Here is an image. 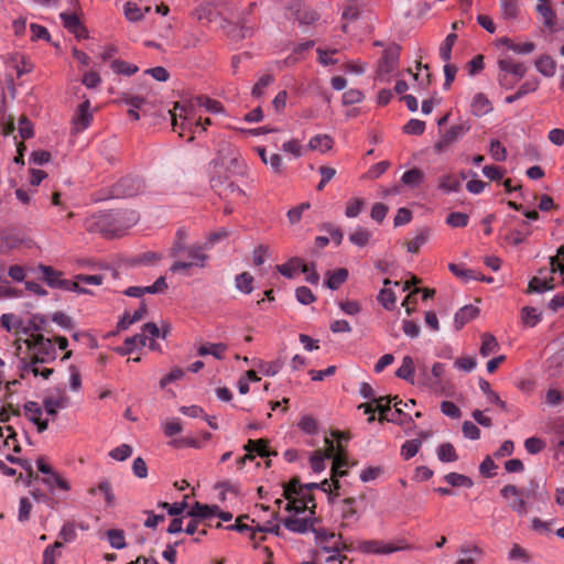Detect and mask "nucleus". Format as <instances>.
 Wrapping results in <instances>:
<instances>
[{
    "label": "nucleus",
    "mask_w": 564,
    "mask_h": 564,
    "mask_svg": "<svg viewBox=\"0 0 564 564\" xmlns=\"http://www.w3.org/2000/svg\"><path fill=\"white\" fill-rule=\"evenodd\" d=\"M536 69L546 77H552L555 74L556 64L549 55H542L535 61Z\"/></svg>",
    "instance_id": "obj_27"
},
{
    "label": "nucleus",
    "mask_w": 564,
    "mask_h": 564,
    "mask_svg": "<svg viewBox=\"0 0 564 564\" xmlns=\"http://www.w3.org/2000/svg\"><path fill=\"white\" fill-rule=\"evenodd\" d=\"M364 206H365L364 199L352 198L346 205L345 215L348 218H355L361 213Z\"/></svg>",
    "instance_id": "obj_56"
},
{
    "label": "nucleus",
    "mask_w": 564,
    "mask_h": 564,
    "mask_svg": "<svg viewBox=\"0 0 564 564\" xmlns=\"http://www.w3.org/2000/svg\"><path fill=\"white\" fill-rule=\"evenodd\" d=\"M142 294H160L167 290V283L164 276H160L152 285L141 286Z\"/></svg>",
    "instance_id": "obj_59"
},
{
    "label": "nucleus",
    "mask_w": 564,
    "mask_h": 564,
    "mask_svg": "<svg viewBox=\"0 0 564 564\" xmlns=\"http://www.w3.org/2000/svg\"><path fill=\"white\" fill-rule=\"evenodd\" d=\"M0 436L4 437V444L7 446H12L15 453L21 452V446L17 441V433L11 425L0 426Z\"/></svg>",
    "instance_id": "obj_30"
},
{
    "label": "nucleus",
    "mask_w": 564,
    "mask_h": 564,
    "mask_svg": "<svg viewBox=\"0 0 564 564\" xmlns=\"http://www.w3.org/2000/svg\"><path fill=\"white\" fill-rule=\"evenodd\" d=\"M333 459V466H332V477L333 478H339L347 475V466L348 462L347 458L341 456L340 454L335 455L332 457Z\"/></svg>",
    "instance_id": "obj_35"
},
{
    "label": "nucleus",
    "mask_w": 564,
    "mask_h": 564,
    "mask_svg": "<svg viewBox=\"0 0 564 564\" xmlns=\"http://www.w3.org/2000/svg\"><path fill=\"white\" fill-rule=\"evenodd\" d=\"M334 140L328 134H318L310 140V148L322 153L332 149Z\"/></svg>",
    "instance_id": "obj_28"
},
{
    "label": "nucleus",
    "mask_w": 564,
    "mask_h": 564,
    "mask_svg": "<svg viewBox=\"0 0 564 564\" xmlns=\"http://www.w3.org/2000/svg\"><path fill=\"white\" fill-rule=\"evenodd\" d=\"M378 301L381 303V305L387 310H392L395 305V294L390 289H382L379 292Z\"/></svg>",
    "instance_id": "obj_55"
},
{
    "label": "nucleus",
    "mask_w": 564,
    "mask_h": 564,
    "mask_svg": "<svg viewBox=\"0 0 564 564\" xmlns=\"http://www.w3.org/2000/svg\"><path fill=\"white\" fill-rule=\"evenodd\" d=\"M284 527L296 533H305L313 530V520L306 518L290 517L284 519Z\"/></svg>",
    "instance_id": "obj_16"
},
{
    "label": "nucleus",
    "mask_w": 564,
    "mask_h": 564,
    "mask_svg": "<svg viewBox=\"0 0 564 564\" xmlns=\"http://www.w3.org/2000/svg\"><path fill=\"white\" fill-rule=\"evenodd\" d=\"M253 276L249 272H242L235 278V286L245 294H250L253 290Z\"/></svg>",
    "instance_id": "obj_29"
},
{
    "label": "nucleus",
    "mask_w": 564,
    "mask_h": 564,
    "mask_svg": "<svg viewBox=\"0 0 564 564\" xmlns=\"http://www.w3.org/2000/svg\"><path fill=\"white\" fill-rule=\"evenodd\" d=\"M323 550L328 552V553H334L332 555H329L327 557V562L330 563V562H334V561H339L340 564H343V562L347 558L346 556H340L338 555V552L341 551V550H349V547L341 541L339 542H334L333 545L328 546V545H324L323 546Z\"/></svg>",
    "instance_id": "obj_43"
},
{
    "label": "nucleus",
    "mask_w": 564,
    "mask_h": 564,
    "mask_svg": "<svg viewBox=\"0 0 564 564\" xmlns=\"http://www.w3.org/2000/svg\"><path fill=\"white\" fill-rule=\"evenodd\" d=\"M421 444V441L417 438L406 441L401 447V456L405 460L411 459L419 452Z\"/></svg>",
    "instance_id": "obj_52"
},
{
    "label": "nucleus",
    "mask_w": 564,
    "mask_h": 564,
    "mask_svg": "<svg viewBox=\"0 0 564 564\" xmlns=\"http://www.w3.org/2000/svg\"><path fill=\"white\" fill-rule=\"evenodd\" d=\"M30 350V361L33 364H48L55 360L56 349L52 339L42 334H33L25 340Z\"/></svg>",
    "instance_id": "obj_1"
},
{
    "label": "nucleus",
    "mask_w": 564,
    "mask_h": 564,
    "mask_svg": "<svg viewBox=\"0 0 564 564\" xmlns=\"http://www.w3.org/2000/svg\"><path fill=\"white\" fill-rule=\"evenodd\" d=\"M552 273H560L564 283V246L558 248L557 254L550 259Z\"/></svg>",
    "instance_id": "obj_44"
},
{
    "label": "nucleus",
    "mask_w": 564,
    "mask_h": 564,
    "mask_svg": "<svg viewBox=\"0 0 564 564\" xmlns=\"http://www.w3.org/2000/svg\"><path fill=\"white\" fill-rule=\"evenodd\" d=\"M398 400V397H379L375 399L376 411L379 412V421L397 422L398 419L391 416V402Z\"/></svg>",
    "instance_id": "obj_15"
},
{
    "label": "nucleus",
    "mask_w": 564,
    "mask_h": 564,
    "mask_svg": "<svg viewBox=\"0 0 564 564\" xmlns=\"http://www.w3.org/2000/svg\"><path fill=\"white\" fill-rule=\"evenodd\" d=\"M217 12L212 2L199 4L195 11L194 17L202 23L208 24L216 19Z\"/></svg>",
    "instance_id": "obj_21"
},
{
    "label": "nucleus",
    "mask_w": 564,
    "mask_h": 564,
    "mask_svg": "<svg viewBox=\"0 0 564 564\" xmlns=\"http://www.w3.org/2000/svg\"><path fill=\"white\" fill-rule=\"evenodd\" d=\"M226 350H227V345L226 344H223V343H217V344L207 343V344L202 345L198 348L197 354L199 356L212 355L216 359L221 360L225 357Z\"/></svg>",
    "instance_id": "obj_24"
},
{
    "label": "nucleus",
    "mask_w": 564,
    "mask_h": 564,
    "mask_svg": "<svg viewBox=\"0 0 564 564\" xmlns=\"http://www.w3.org/2000/svg\"><path fill=\"white\" fill-rule=\"evenodd\" d=\"M500 9L506 20H516L520 11L516 0H500Z\"/></svg>",
    "instance_id": "obj_33"
},
{
    "label": "nucleus",
    "mask_w": 564,
    "mask_h": 564,
    "mask_svg": "<svg viewBox=\"0 0 564 564\" xmlns=\"http://www.w3.org/2000/svg\"><path fill=\"white\" fill-rule=\"evenodd\" d=\"M106 535L111 547L116 550H121L126 547L127 544L123 530L110 529L106 532Z\"/></svg>",
    "instance_id": "obj_38"
},
{
    "label": "nucleus",
    "mask_w": 564,
    "mask_h": 564,
    "mask_svg": "<svg viewBox=\"0 0 564 564\" xmlns=\"http://www.w3.org/2000/svg\"><path fill=\"white\" fill-rule=\"evenodd\" d=\"M302 498L295 499L294 497L291 500H288L285 509L288 511H294L296 513L304 512L306 509H310L312 513H314L315 502L314 499L310 496L306 500V495H301Z\"/></svg>",
    "instance_id": "obj_17"
},
{
    "label": "nucleus",
    "mask_w": 564,
    "mask_h": 564,
    "mask_svg": "<svg viewBox=\"0 0 564 564\" xmlns=\"http://www.w3.org/2000/svg\"><path fill=\"white\" fill-rule=\"evenodd\" d=\"M215 167L226 169L232 175H241L246 171V164L240 153L229 145L219 151L218 159L215 160ZM217 173H220V171H217Z\"/></svg>",
    "instance_id": "obj_4"
},
{
    "label": "nucleus",
    "mask_w": 564,
    "mask_h": 564,
    "mask_svg": "<svg viewBox=\"0 0 564 564\" xmlns=\"http://www.w3.org/2000/svg\"><path fill=\"white\" fill-rule=\"evenodd\" d=\"M196 102L199 107H203L206 109V111L212 113H218L223 111V106L219 101L208 98V97H197Z\"/></svg>",
    "instance_id": "obj_54"
},
{
    "label": "nucleus",
    "mask_w": 564,
    "mask_h": 564,
    "mask_svg": "<svg viewBox=\"0 0 564 564\" xmlns=\"http://www.w3.org/2000/svg\"><path fill=\"white\" fill-rule=\"evenodd\" d=\"M325 451H315L311 457V467L315 473H321L325 469V459L332 458L336 451L333 440L325 437Z\"/></svg>",
    "instance_id": "obj_10"
},
{
    "label": "nucleus",
    "mask_w": 564,
    "mask_h": 564,
    "mask_svg": "<svg viewBox=\"0 0 564 564\" xmlns=\"http://www.w3.org/2000/svg\"><path fill=\"white\" fill-rule=\"evenodd\" d=\"M111 68L115 73L127 76H131L138 72V67L135 65L120 59L112 61Z\"/></svg>",
    "instance_id": "obj_51"
},
{
    "label": "nucleus",
    "mask_w": 564,
    "mask_h": 564,
    "mask_svg": "<svg viewBox=\"0 0 564 564\" xmlns=\"http://www.w3.org/2000/svg\"><path fill=\"white\" fill-rule=\"evenodd\" d=\"M120 219V213H99L88 220V229L99 231L105 236H118L123 230V227L119 224Z\"/></svg>",
    "instance_id": "obj_2"
},
{
    "label": "nucleus",
    "mask_w": 564,
    "mask_h": 564,
    "mask_svg": "<svg viewBox=\"0 0 564 564\" xmlns=\"http://www.w3.org/2000/svg\"><path fill=\"white\" fill-rule=\"evenodd\" d=\"M58 538H59L58 541L63 542V545L65 543H70V542L75 541V539L77 538V533H76L74 524L65 523L58 533Z\"/></svg>",
    "instance_id": "obj_61"
},
{
    "label": "nucleus",
    "mask_w": 564,
    "mask_h": 564,
    "mask_svg": "<svg viewBox=\"0 0 564 564\" xmlns=\"http://www.w3.org/2000/svg\"><path fill=\"white\" fill-rule=\"evenodd\" d=\"M425 178L424 172L419 167L405 171L401 177L402 184L415 188L419 187Z\"/></svg>",
    "instance_id": "obj_23"
},
{
    "label": "nucleus",
    "mask_w": 564,
    "mask_h": 564,
    "mask_svg": "<svg viewBox=\"0 0 564 564\" xmlns=\"http://www.w3.org/2000/svg\"><path fill=\"white\" fill-rule=\"evenodd\" d=\"M470 108L471 113L476 117H481L492 110L490 101L481 93L474 96Z\"/></svg>",
    "instance_id": "obj_20"
},
{
    "label": "nucleus",
    "mask_w": 564,
    "mask_h": 564,
    "mask_svg": "<svg viewBox=\"0 0 564 564\" xmlns=\"http://www.w3.org/2000/svg\"><path fill=\"white\" fill-rule=\"evenodd\" d=\"M109 455L119 462H123L132 455V447L128 444H122L113 448Z\"/></svg>",
    "instance_id": "obj_64"
},
{
    "label": "nucleus",
    "mask_w": 564,
    "mask_h": 564,
    "mask_svg": "<svg viewBox=\"0 0 564 564\" xmlns=\"http://www.w3.org/2000/svg\"><path fill=\"white\" fill-rule=\"evenodd\" d=\"M63 547V542L55 541L53 544L45 547L43 552V563L42 564H55L56 558L61 556V550Z\"/></svg>",
    "instance_id": "obj_36"
},
{
    "label": "nucleus",
    "mask_w": 564,
    "mask_h": 564,
    "mask_svg": "<svg viewBox=\"0 0 564 564\" xmlns=\"http://www.w3.org/2000/svg\"><path fill=\"white\" fill-rule=\"evenodd\" d=\"M490 155L494 160L502 162L507 159V150L499 140H492L489 148Z\"/></svg>",
    "instance_id": "obj_62"
},
{
    "label": "nucleus",
    "mask_w": 564,
    "mask_h": 564,
    "mask_svg": "<svg viewBox=\"0 0 564 564\" xmlns=\"http://www.w3.org/2000/svg\"><path fill=\"white\" fill-rule=\"evenodd\" d=\"M90 102L88 99L83 101L73 118V123L77 132L87 129L93 120V115L89 112Z\"/></svg>",
    "instance_id": "obj_13"
},
{
    "label": "nucleus",
    "mask_w": 564,
    "mask_h": 564,
    "mask_svg": "<svg viewBox=\"0 0 564 564\" xmlns=\"http://www.w3.org/2000/svg\"><path fill=\"white\" fill-rule=\"evenodd\" d=\"M430 235V230L426 228H423L419 231V234L411 239L408 245V251L411 253H417L420 248L427 241Z\"/></svg>",
    "instance_id": "obj_41"
},
{
    "label": "nucleus",
    "mask_w": 564,
    "mask_h": 564,
    "mask_svg": "<svg viewBox=\"0 0 564 564\" xmlns=\"http://www.w3.org/2000/svg\"><path fill=\"white\" fill-rule=\"evenodd\" d=\"M479 313L478 307L474 305H466L462 307L456 314H455V325L457 328L463 327L466 323L474 319Z\"/></svg>",
    "instance_id": "obj_25"
},
{
    "label": "nucleus",
    "mask_w": 564,
    "mask_h": 564,
    "mask_svg": "<svg viewBox=\"0 0 564 564\" xmlns=\"http://www.w3.org/2000/svg\"><path fill=\"white\" fill-rule=\"evenodd\" d=\"M148 337L144 334H137L134 336L128 337L124 340L126 354L132 351L137 347H143L147 345Z\"/></svg>",
    "instance_id": "obj_58"
},
{
    "label": "nucleus",
    "mask_w": 564,
    "mask_h": 564,
    "mask_svg": "<svg viewBox=\"0 0 564 564\" xmlns=\"http://www.w3.org/2000/svg\"><path fill=\"white\" fill-rule=\"evenodd\" d=\"M356 498L349 497L345 498L341 501V518L345 522L341 523V527L348 525L351 522H356L358 520L357 509L355 507Z\"/></svg>",
    "instance_id": "obj_19"
},
{
    "label": "nucleus",
    "mask_w": 564,
    "mask_h": 564,
    "mask_svg": "<svg viewBox=\"0 0 564 564\" xmlns=\"http://www.w3.org/2000/svg\"><path fill=\"white\" fill-rule=\"evenodd\" d=\"M326 276H327V279L325 281L326 286L330 290H337L347 280L348 270L345 268H340V269H337L334 271H328L326 273Z\"/></svg>",
    "instance_id": "obj_22"
},
{
    "label": "nucleus",
    "mask_w": 564,
    "mask_h": 564,
    "mask_svg": "<svg viewBox=\"0 0 564 564\" xmlns=\"http://www.w3.org/2000/svg\"><path fill=\"white\" fill-rule=\"evenodd\" d=\"M456 41H457V34L452 32V33H449L446 36L444 42L441 44V46H440V57L443 61L448 62L451 59L452 48L455 45Z\"/></svg>",
    "instance_id": "obj_42"
},
{
    "label": "nucleus",
    "mask_w": 564,
    "mask_h": 564,
    "mask_svg": "<svg viewBox=\"0 0 564 564\" xmlns=\"http://www.w3.org/2000/svg\"><path fill=\"white\" fill-rule=\"evenodd\" d=\"M425 130V122L419 119H411L403 127V131L406 134L421 135Z\"/></svg>",
    "instance_id": "obj_60"
},
{
    "label": "nucleus",
    "mask_w": 564,
    "mask_h": 564,
    "mask_svg": "<svg viewBox=\"0 0 564 564\" xmlns=\"http://www.w3.org/2000/svg\"><path fill=\"white\" fill-rule=\"evenodd\" d=\"M96 490H99L105 495V499L108 506H112L115 501V495L112 492V486L109 480L105 479L98 484L97 488H90L89 494L95 495Z\"/></svg>",
    "instance_id": "obj_45"
},
{
    "label": "nucleus",
    "mask_w": 564,
    "mask_h": 564,
    "mask_svg": "<svg viewBox=\"0 0 564 564\" xmlns=\"http://www.w3.org/2000/svg\"><path fill=\"white\" fill-rule=\"evenodd\" d=\"M469 217L465 213L454 212L446 218V224L453 228H464L468 225Z\"/></svg>",
    "instance_id": "obj_48"
},
{
    "label": "nucleus",
    "mask_w": 564,
    "mask_h": 564,
    "mask_svg": "<svg viewBox=\"0 0 564 564\" xmlns=\"http://www.w3.org/2000/svg\"><path fill=\"white\" fill-rule=\"evenodd\" d=\"M300 495H304V488L297 478H293L284 486L283 496L286 500H291Z\"/></svg>",
    "instance_id": "obj_47"
},
{
    "label": "nucleus",
    "mask_w": 564,
    "mask_h": 564,
    "mask_svg": "<svg viewBox=\"0 0 564 564\" xmlns=\"http://www.w3.org/2000/svg\"><path fill=\"white\" fill-rule=\"evenodd\" d=\"M123 13L124 17L131 21L137 22L143 19L144 13L142 10L138 7L137 3L128 1L123 7Z\"/></svg>",
    "instance_id": "obj_49"
},
{
    "label": "nucleus",
    "mask_w": 564,
    "mask_h": 564,
    "mask_svg": "<svg viewBox=\"0 0 564 564\" xmlns=\"http://www.w3.org/2000/svg\"><path fill=\"white\" fill-rule=\"evenodd\" d=\"M522 321L525 325L533 327L540 321V315L534 307L525 306L522 308Z\"/></svg>",
    "instance_id": "obj_63"
},
{
    "label": "nucleus",
    "mask_w": 564,
    "mask_h": 564,
    "mask_svg": "<svg viewBox=\"0 0 564 564\" xmlns=\"http://www.w3.org/2000/svg\"><path fill=\"white\" fill-rule=\"evenodd\" d=\"M59 17H61V19L63 21L64 26L68 31L73 32V33H77V31L82 28L80 21H79L77 15L68 14L66 12H62L59 14Z\"/></svg>",
    "instance_id": "obj_57"
},
{
    "label": "nucleus",
    "mask_w": 564,
    "mask_h": 564,
    "mask_svg": "<svg viewBox=\"0 0 564 564\" xmlns=\"http://www.w3.org/2000/svg\"><path fill=\"white\" fill-rule=\"evenodd\" d=\"M400 46L393 45L384 50L378 72L380 75L391 73L398 65Z\"/></svg>",
    "instance_id": "obj_11"
},
{
    "label": "nucleus",
    "mask_w": 564,
    "mask_h": 564,
    "mask_svg": "<svg viewBox=\"0 0 564 564\" xmlns=\"http://www.w3.org/2000/svg\"><path fill=\"white\" fill-rule=\"evenodd\" d=\"M498 66L500 72L508 73L516 79L523 78L528 69L523 63L517 62L511 57L500 58L498 61Z\"/></svg>",
    "instance_id": "obj_12"
},
{
    "label": "nucleus",
    "mask_w": 564,
    "mask_h": 564,
    "mask_svg": "<svg viewBox=\"0 0 564 564\" xmlns=\"http://www.w3.org/2000/svg\"><path fill=\"white\" fill-rule=\"evenodd\" d=\"M371 238L370 231L366 228L359 227L349 235V241L358 247H364Z\"/></svg>",
    "instance_id": "obj_46"
},
{
    "label": "nucleus",
    "mask_w": 564,
    "mask_h": 564,
    "mask_svg": "<svg viewBox=\"0 0 564 564\" xmlns=\"http://www.w3.org/2000/svg\"><path fill=\"white\" fill-rule=\"evenodd\" d=\"M42 272V278L51 288H57L65 291H74L78 293H87V291L84 288L78 286V282H75L73 280H66L62 278V272L56 271L51 267L47 265H40L39 268Z\"/></svg>",
    "instance_id": "obj_6"
},
{
    "label": "nucleus",
    "mask_w": 564,
    "mask_h": 564,
    "mask_svg": "<svg viewBox=\"0 0 564 564\" xmlns=\"http://www.w3.org/2000/svg\"><path fill=\"white\" fill-rule=\"evenodd\" d=\"M469 130L470 123L467 120L460 121L457 124H453L435 143V151L440 153L445 151L449 145L460 140Z\"/></svg>",
    "instance_id": "obj_8"
},
{
    "label": "nucleus",
    "mask_w": 564,
    "mask_h": 564,
    "mask_svg": "<svg viewBox=\"0 0 564 564\" xmlns=\"http://www.w3.org/2000/svg\"><path fill=\"white\" fill-rule=\"evenodd\" d=\"M207 245H191L186 247L182 252L186 253V257L188 258V261L178 260L175 261L170 270L172 272H185L192 267H199L204 268L206 261L208 260V256L206 253L207 251Z\"/></svg>",
    "instance_id": "obj_3"
},
{
    "label": "nucleus",
    "mask_w": 564,
    "mask_h": 564,
    "mask_svg": "<svg viewBox=\"0 0 564 564\" xmlns=\"http://www.w3.org/2000/svg\"><path fill=\"white\" fill-rule=\"evenodd\" d=\"M444 479L447 484H449L453 487L470 488L474 485L473 480L469 477L458 473H448L447 475H445Z\"/></svg>",
    "instance_id": "obj_39"
},
{
    "label": "nucleus",
    "mask_w": 564,
    "mask_h": 564,
    "mask_svg": "<svg viewBox=\"0 0 564 564\" xmlns=\"http://www.w3.org/2000/svg\"><path fill=\"white\" fill-rule=\"evenodd\" d=\"M212 187L216 191H218L219 195L227 196V192L230 191V193H237V195H243V191L236 186L232 182H228L225 184V182L221 181L220 176H213L210 180Z\"/></svg>",
    "instance_id": "obj_26"
},
{
    "label": "nucleus",
    "mask_w": 564,
    "mask_h": 564,
    "mask_svg": "<svg viewBox=\"0 0 564 564\" xmlns=\"http://www.w3.org/2000/svg\"><path fill=\"white\" fill-rule=\"evenodd\" d=\"M536 11L543 19V23L546 28L552 29L555 24V13L551 6L546 2L539 3Z\"/></svg>",
    "instance_id": "obj_34"
},
{
    "label": "nucleus",
    "mask_w": 564,
    "mask_h": 564,
    "mask_svg": "<svg viewBox=\"0 0 564 564\" xmlns=\"http://www.w3.org/2000/svg\"><path fill=\"white\" fill-rule=\"evenodd\" d=\"M437 457L443 463H452L458 459L455 447L451 443H443L437 447Z\"/></svg>",
    "instance_id": "obj_31"
},
{
    "label": "nucleus",
    "mask_w": 564,
    "mask_h": 564,
    "mask_svg": "<svg viewBox=\"0 0 564 564\" xmlns=\"http://www.w3.org/2000/svg\"><path fill=\"white\" fill-rule=\"evenodd\" d=\"M508 558L513 562L529 563L531 561L530 554L525 549L519 544H513L509 551Z\"/></svg>",
    "instance_id": "obj_53"
},
{
    "label": "nucleus",
    "mask_w": 564,
    "mask_h": 564,
    "mask_svg": "<svg viewBox=\"0 0 564 564\" xmlns=\"http://www.w3.org/2000/svg\"><path fill=\"white\" fill-rule=\"evenodd\" d=\"M218 512V507L213 505H203L200 502H195L188 512V516L192 518H196L197 520L202 519H210L216 517Z\"/></svg>",
    "instance_id": "obj_18"
},
{
    "label": "nucleus",
    "mask_w": 564,
    "mask_h": 564,
    "mask_svg": "<svg viewBox=\"0 0 564 564\" xmlns=\"http://www.w3.org/2000/svg\"><path fill=\"white\" fill-rule=\"evenodd\" d=\"M414 373V362L410 356H405L402 359L401 366L397 369L395 376L398 378L412 381Z\"/></svg>",
    "instance_id": "obj_32"
},
{
    "label": "nucleus",
    "mask_w": 564,
    "mask_h": 564,
    "mask_svg": "<svg viewBox=\"0 0 564 564\" xmlns=\"http://www.w3.org/2000/svg\"><path fill=\"white\" fill-rule=\"evenodd\" d=\"M498 348H499L498 341L492 335L485 334L482 336V341H481V346H480L481 356L487 357L490 354L495 352Z\"/></svg>",
    "instance_id": "obj_50"
},
{
    "label": "nucleus",
    "mask_w": 564,
    "mask_h": 564,
    "mask_svg": "<svg viewBox=\"0 0 564 564\" xmlns=\"http://www.w3.org/2000/svg\"><path fill=\"white\" fill-rule=\"evenodd\" d=\"M247 454L238 459V465L241 467L246 460H252L254 458L253 453L261 457H268L271 455L268 446V441L263 438L249 440L245 445Z\"/></svg>",
    "instance_id": "obj_9"
},
{
    "label": "nucleus",
    "mask_w": 564,
    "mask_h": 564,
    "mask_svg": "<svg viewBox=\"0 0 564 564\" xmlns=\"http://www.w3.org/2000/svg\"><path fill=\"white\" fill-rule=\"evenodd\" d=\"M460 187V181L454 175H444L440 178L438 188L445 193L458 192Z\"/></svg>",
    "instance_id": "obj_37"
},
{
    "label": "nucleus",
    "mask_w": 564,
    "mask_h": 564,
    "mask_svg": "<svg viewBox=\"0 0 564 564\" xmlns=\"http://www.w3.org/2000/svg\"><path fill=\"white\" fill-rule=\"evenodd\" d=\"M276 269L282 275L291 279L297 270H301L303 273L308 272V264L300 258H292L286 263L276 265Z\"/></svg>",
    "instance_id": "obj_14"
},
{
    "label": "nucleus",
    "mask_w": 564,
    "mask_h": 564,
    "mask_svg": "<svg viewBox=\"0 0 564 564\" xmlns=\"http://www.w3.org/2000/svg\"><path fill=\"white\" fill-rule=\"evenodd\" d=\"M554 288L553 278H539L534 276L529 282V292H544Z\"/></svg>",
    "instance_id": "obj_40"
},
{
    "label": "nucleus",
    "mask_w": 564,
    "mask_h": 564,
    "mask_svg": "<svg viewBox=\"0 0 564 564\" xmlns=\"http://www.w3.org/2000/svg\"><path fill=\"white\" fill-rule=\"evenodd\" d=\"M410 549L405 540H398L395 543L384 542L380 540L362 541L358 545V550L365 554L387 555L398 551Z\"/></svg>",
    "instance_id": "obj_5"
},
{
    "label": "nucleus",
    "mask_w": 564,
    "mask_h": 564,
    "mask_svg": "<svg viewBox=\"0 0 564 564\" xmlns=\"http://www.w3.org/2000/svg\"><path fill=\"white\" fill-rule=\"evenodd\" d=\"M143 189V181L133 175L120 178L110 189L109 198H123L138 195Z\"/></svg>",
    "instance_id": "obj_7"
}]
</instances>
